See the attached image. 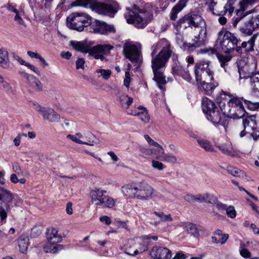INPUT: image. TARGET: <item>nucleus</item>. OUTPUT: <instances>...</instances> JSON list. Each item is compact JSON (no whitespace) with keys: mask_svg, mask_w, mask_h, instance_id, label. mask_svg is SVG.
I'll return each mask as SVG.
<instances>
[{"mask_svg":"<svg viewBox=\"0 0 259 259\" xmlns=\"http://www.w3.org/2000/svg\"><path fill=\"white\" fill-rule=\"evenodd\" d=\"M173 25L178 31H183L188 27H190L194 32L192 42H184L181 46L184 51L191 52L196 48L201 47L206 42L207 38L206 24L201 16L197 15H186L173 23Z\"/></svg>","mask_w":259,"mask_h":259,"instance_id":"nucleus-1","label":"nucleus"},{"mask_svg":"<svg viewBox=\"0 0 259 259\" xmlns=\"http://www.w3.org/2000/svg\"><path fill=\"white\" fill-rule=\"evenodd\" d=\"M151 49V67L154 74L153 79L158 88L164 91L167 82L164 71L171 55V46L166 39L163 38L153 45Z\"/></svg>","mask_w":259,"mask_h":259,"instance_id":"nucleus-2","label":"nucleus"},{"mask_svg":"<svg viewBox=\"0 0 259 259\" xmlns=\"http://www.w3.org/2000/svg\"><path fill=\"white\" fill-rule=\"evenodd\" d=\"M151 49V67L154 74L153 79L158 88L164 91L167 82L164 71L171 55V46L166 39L163 38L153 45Z\"/></svg>","mask_w":259,"mask_h":259,"instance_id":"nucleus-3","label":"nucleus"},{"mask_svg":"<svg viewBox=\"0 0 259 259\" xmlns=\"http://www.w3.org/2000/svg\"><path fill=\"white\" fill-rule=\"evenodd\" d=\"M127 12L125 15L126 22L138 28H144L153 18V6L150 3L144 6L134 5L127 8Z\"/></svg>","mask_w":259,"mask_h":259,"instance_id":"nucleus-4","label":"nucleus"},{"mask_svg":"<svg viewBox=\"0 0 259 259\" xmlns=\"http://www.w3.org/2000/svg\"><path fill=\"white\" fill-rule=\"evenodd\" d=\"M70 44L74 49L82 53H88L90 56L95 59L103 61L105 56L109 54L113 49L110 45H97L92 47H90L82 41H71Z\"/></svg>","mask_w":259,"mask_h":259,"instance_id":"nucleus-5","label":"nucleus"},{"mask_svg":"<svg viewBox=\"0 0 259 259\" xmlns=\"http://www.w3.org/2000/svg\"><path fill=\"white\" fill-rule=\"evenodd\" d=\"M91 23V17L84 13H72L66 20L67 27L78 31H83L85 27H88Z\"/></svg>","mask_w":259,"mask_h":259,"instance_id":"nucleus-6","label":"nucleus"},{"mask_svg":"<svg viewBox=\"0 0 259 259\" xmlns=\"http://www.w3.org/2000/svg\"><path fill=\"white\" fill-rule=\"evenodd\" d=\"M220 107L224 114L230 118H241L245 116L243 104L238 98L230 99L227 104L221 103Z\"/></svg>","mask_w":259,"mask_h":259,"instance_id":"nucleus-7","label":"nucleus"},{"mask_svg":"<svg viewBox=\"0 0 259 259\" xmlns=\"http://www.w3.org/2000/svg\"><path fill=\"white\" fill-rule=\"evenodd\" d=\"M123 53L125 57L138 67L142 62L141 46L139 44L127 42L124 44Z\"/></svg>","mask_w":259,"mask_h":259,"instance_id":"nucleus-8","label":"nucleus"},{"mask_svg":"<svg viewBox=\"0 0 259 259\" xmlns=\"http://www.w3.org/2000/svg\"><path fill=\"white\" fill-rule=\"evenodd\" d=\"M218 41L225 53H229L237 47L238 40L234 34L222 30L218 33Z\"/></svg>","mask_w":259,"mask_h":259,"instance_id":"nucleus-9","label":"nucleus"},{"mask_svg":"<svg viewBox=\"0 0 259 259\" xmlns=\"http://www.w3.org/2000/svg\"><path fill=\"white\" fill-rule=\"evenodd\" d=\"M194 73L197 82H200L203 78L208 81L213 80L214 73L209 62L200 61L196 63L194 67Z\"/></svg>","mask_w":259,"mask_h":259,"instance_id":"nucleus-10","label":"nucleus"},{"mask_svg":"<svg viewBox=\"0 0 259 259\" xmlns=\"http://www.w3.org/2000/svg\"><path fill=\"white\" fill-rule=\"evenodd\" d=\"M13 199V195L9 190L0 187V201L5 204V208L0 207V217L2 222L7 218L8 211L10 208V203Z\"/></svg>","mask_w":259,"mask_h":259,"instance_id":"nucleus-11","label":"nucleus"},{"mask_svg":"<svg viewBox=\"0 0 259 259\" xmlns=\"http://www.w3.org/2000/svg\"><path fill=\"white\" fill-rule=\"evenodd\" d=\"M67 138L77 144L90 146L93 145V143H96L98 140L95 136L90 132H84L83 134L78 133L74 135H68Z\"/></svg>","mask_w":259,"mask_h":259,"instance_id":"nucleus-12","label":"nucleus"},{"mask_svg":"<svg viewBox=\"0 0 259 259\" xmlns=\"http://www.w3.org/2000/svg\"><path fill=\"white\" fill-rule=\"evenodd\" d=\"M137 198L142 200H147L151 198L153 193V188L144 181L137 184Z\"/></svg>","mask_w":259,"mask_h":259,"instance_id":"nucleus-13","label":"nucleus"},{"mask_svg":"<svg viewBox=\"0 0 259 259\" xmlns=\"http://www.w3.org/2000/svg\"><path fill=\"white\" fill-rule=\"evenodd\" d=\"M238 71L240 78L249 77L255 71V64L247 63L245 59H240L238 61Z\"/></svg>","mask_w":259,"mask_h":259,"instance_id":"nucleus-14","label":"nucleus"},{"mask_svg":"<svg viewBox=\"0 0 259 259\" xmlns=\"http://www.w3.org/2000/svg\"><path fill=\"white\" fill-rule=\"evenodd\" d=\"M112 0L105 2L96 1L92 6V10L99 14L111 16L113 13Z\"/></svg>","mask_w":259,"mask_h":259,"instance_id":"nucleus-15","label":"nucleus"},{"mask_svg":"<svg viewBox=\"0 0 259 259\" xmlns=\"http://www.w3.org/2000/svg\"><path fill=\"white\" fill-rule=\"evenodd\" d=\"M90 196L93 203L96 205H100L102 203H105L106 201H110V203L107 204L108 207L111 208L113 206V199L104 195L102 190H92L90 192Z\"/></svg>","mask_w":259,"mask_h":259,"instance_id":"nucleus-16","label":"nucleus"},{"mask_svg":"<svg viewBox=\"0 0 259 259\" xmlns=\"http://www.w3.org/2000/svg\"><path fill=\"white\" fill-rule=\"evenodd\" d=\"M150 256L153 259H171V251L167 248L155 246L150 252Z\"/></svg>","mask_w":259,"mask_h":259,"instance_id":"nucleus-17","label":"nucleus"},{"mask_svg":"<svg viewBox=\"0 0 259 259\" xmlns=\"http://www.w3.org/2000/svg\"><path fill=\"white\" fill-rule=\"evenodd\" d=\"M92 28L94 33L104 35L108 34L113 29V26L99 20H96L93 23Z\"/></svg>","mask_w":259,"mask_h":259,"instance_id":"nucleus-18","label":"nucleus"},{"mask_svg":"<svg viewBox=\"0 0 259 259\" xmlns=\"http://www.w3.org/2000/svg\"><path fill=\"white\" fill-rule=\"evenodd\" d=\"M206 116L207 119L214 124L222 125H225L226 124V119L225 116L226 115L224 113L221 114L218 108L213 109V111H211Z\"/></svg>","mask_w":259,"mask_h":259,"instance_id":"nucleus-19","label":"nucleus"},{"mask_svg":"<svg viewBox=\"0 0 259 259\" xmlns=\"http://www.w3.org/2000/svg\"><path fill=\"white\" fill-rule=\"evenodd\" d=\"M258 33L254 34L247 41H243L240 47H236V51L240 54L249 52L253 50L254 41L258 36Z\"/></svg>","mask_w":259,"mask_h":259,"instance_id":"nucleus-20","label":"nucleus"},{"mask_svg":"<svg viewBox=\"0 0 259 259\" xmlns=\"http://www.w3.org/2000/svg\"><path fill=\"white\" fill-rule=\"evenodd\" d=\"M126 112L129 115L140 116L141 120L145 123H148L150 120V116L146 109L142 106H139L136 109L128 110Z\"/></svg>","mask_w":259,"mask_h":259,"instance_id":"nucleus-21","label":"nucleus"},{"mask_svg":"<svg viewBox=\"0 0 259 259\" xmlns=\"http://www.w3.org/2000/svg\"><path fill=\"white\" fill-rule=\"evenodd\" d=\"M41 115L45 119L49 122H58L60 119V115L51 108H47Z\"/></svg>","mask_w":259,"mask_h":259,"instance_id":"nucleus-22","label":"nucleus"},{"mask_svg":"<svg viewBox=\"0 0 259 259\" xmlns=\"http://www.w3.org/2000/svg\"><path fill=\"white\" fill-rule=\"evenodd\" d=\"M122 193L131 198H137V184H127L122 187Z\"/></svg>","mask_w":259,"mask_h":259,"instance_id":"nucleus-23","label":"nucleus"},{"mask_svg":"<svg viewBox=\"0 0 259 259\" xmlns=\"http://www.w3.org/2000/svg\"><path fill=\"white\" fill-rule=\"evenodd\" d=\"M201 104L202 111L206 115L213 109L217 108L214 102L206 97L202 99Z\"/></svg>","mask_w":259,"mask_h":259,"instance_id":"nucleus-24","label":"nucleus"},{"mask_svg":"<svg viewBox=\"0 0 259 259\" xmlns=\"http://www.w3.org/2000/svg\"><path fill=\"white\" fill-rule=\"evenodd\" d=\"M243 124L245 130L254 131L256 128L255 116L251 115L245 117L243 119Z\"/></svg>","mask_w":259,"mask_h":259,"instance_id":"nucleus-25","label":"nucleus"},{"mask_svg":"<svg viewBox=\"0 0 259 259\" xmlns=\"http://www.w3.org/2000/svg\"><path fill=\"white\" fill-rule=\"evenodd\" d=\"M256 28L252 21L249 20L246 22L239 29L242 33L246 35H251Z\"/></svg>","mask_w":259,"mask_h":259,"instance_id":"nucleus-26","label":"nucleus"},{"mask_svg":"<svg viewBox=\"0 0 259 259\" xmlns=\"http://www.w3.org/2000/svg\"><path fill=\"white\" fill-rule=\"evenodd\" d=\"M186 2V0H180L179 2L173 7L170 12V20L173 21L176 20L178 14L185 7Z\"/></svg>","mask_w":259,"mask_h":259,"instance_id":"nucleus-27","label":"nucleus"},{"mask_svg":"<svg viewBox=\"0 0 259 259\" xmlns=\"http://www.w3.org/2000/svg\"><path fill=\"white\" fill-rule=\"evenodd\" d=\"M58 243L53 241H48V243L44 247L45 251L46 252L55 253L61 250L63 248L62 245L58 244Z\"/></svg>","mask_w":259,"mask_h":259,"instance_id":"nucleus-28","label":"nucleus"},{"mask_svg":"<svg viewBox=\"0 0 259 259\" xmlns=\"http://www.w3.org/2000/svg\"><path fill=\"white\" fill-rule=\"evenodd\" d=\"M10 66L9 54L7 50L0 49V66L3 68H8Z\"/></svg>","mask_w":259,"mask_h":259,"instance_id":"nucleus-29","label":"nucleus"},{"mask_svg":"<svg viewBox=\"0 0 259 259\" xmlns=\"http://www.w3.org/2000/svg\"><path fill=\"white\" fill-rule=\"evenodd\" d=\"M58 230L55 228H52L48 230L47 238L48 241H53L55 242H60L62 240V237L58 234Z\"/></svg>","mask_w":259,"mask_h":259,"instance_id":"nucleus-30","label":"nucleus"},{"mask_svg":"<svg viewBox=\"0 0 259 259\" xmlns=\"http://www.w3.org/2000/svg\"><path fill=\"white\" fill-rule=\"evenodd\" d=\"M26 77L29 82L30 85L37 91H40L42 89V84L41 82L34 75L26 74Z\"/></svg>","mask_w":259,"mask_h":259,"instance_id":"nucleus-31","label":"nucleus"},{"mask_svg":"<svg viewBox=\"0 0 259 259\" xmlns=\"http://www.w3.org/2000/svg\"><path fill=\"white\" fill-rule=\"evenodd\" d=\"M218 148L225 154L232 157H236L238 155L237 152L232 148L230 144H222L218 146Z\"/></svg>","mask_w":259,"mask_h":259,"instance_id":"nucleus-32","label":"nucleus"},{"mask_svg":"<svg viewBox=\"0 0 259 259\" xmlns=\"http://www.w3.org/2000/svg\"><path fill=\"white\" fill-rule=\"evenodd\" d=\"M14 13L15 14V16L14 18V21L19 25H24V21L23 19L25 18L26 17L22 5H21L19 9Z\"/></svg>","mask_w":259,"mask_h":259,"instance_id":"nucleus-33","label":"nucleus"},{"mask_svg":"<svg viewBox=\"0 0 259 259\" xmlns=\"http://www.w3.org/2000/svg\"><path fill=\"white\" fill-rule=\"evenodd\" d=\"M250 84L253 96L259 98V76L251 77Z\"/></svg>","mask_w":259,"mask_h":259,"instance_id":"nucleus-34","label":"nucleus"},{"mask_svg":"<svg viewBox=\"0 0 259 259\" xmlns=\"http://www.w3.org/2000/svg\"><path fill=\"white\" fill-rule=\"evenodd\" d=\"M217 58L220 63L221 66L225 69V67L228 65L229 62L231 61L232 57L228 54H217ZM226 71V69H225Z\"/></svg>","mask_w":259,"mask_h":259,"instance_id":"nucleus-35","label":"nucleus"},{"mask_svg":"<svg viewBox=\"0 0 259 259\" xmlns=\"http://www.w3.org/2000/svg\"><path fill=\"white\" fill-rule=\"evenodd\" d=\"M198 83H201L203 90L207 94L211 93L214 89L218 85V83L216 82H206L205 81H202L201 80L200 82Z\"/></svg>","mask_w":259,"mask_h":259,"instance_id":"nucleus-36","label":"nucleus"},{"mask_svg":"<svg viewBox=\"0 0 259 259\" xmlns=\"http://www.w3.org/2000/svg\"><path fill=\"white\" fill-rule=\"evenodd\" d=\"M185 231L195 237H198L199 233L196 226L192 223H187L184 227Z\"/></svg>","mask_w":259,"mask_h":259,"instance_id":"nucleus-37","label":"nucleus"},{"mask_svg":"<svg viewBox=\"0 0 259 259\" xmlns=\"http://www.w3.org/2000/svg\"><path fill=\"white\" fill-rule=\"evenodd\" d=\"M28 237L21 236L18 240V245L19 247L20 251L23 253H25L27 250L28 246Z\"/></svg>","mask_w":259,"mask_h":259,"instance_id":"nucleus-38","label":"nucleus"},{"mask_svg":"<svg viewBox=\"0 0 259 259\" xmlns=\"http://www.w3.org/2000/svg\"><path fill=\"white\" fill-rule=\"evenodd\" d=\"M119 101L123 108L128 110V108L133 102V99L127 95H123L120 97Z\"/></svg>","mask_w":259,"mask_h":259,"instance_id":"nucleus-39","label":"nucleus"},{"mask_svg":"<svg viewBox=\"0 0 259 259\" xmlns=\"http://www.w3.org/2000/svg\"><path fill=\"white\" fill-rule=\"evenodd\" d=\"M154 149H152L154 155L156 156V158L161 160L163 155L165 154L162 147L157 143V145H154Z\"/></svg>","mask_w":259,"mask_h":259,"instance_id":"nucleus-40","label":"nucleus"},{"mask_svg":"<svg viewBox=\"0 0 259 259\" xmlns=\"http://www.w3.org/2000/svg\"><path fill=\"white\" fill-rule=\"evenodd\" d=\"M96 0H77L72 3L71 6L72 7L82 6L87 7L88 5L92 9V6L93 3H95Z\"/></svg>","mask_w":259,"mask_h":259,"instance_id":"nucleus-41","label":"nucleus"},{"mask_svg":"<svg viewBox=\"0 0 259 259\" xmlns=\"http://www.w3.org/2000/svg\"><path fill=\"white\" fill-rule=\"evenodd\" d=\"M27 54L31 58L38 59L44 66H48L49 64L45 59L37 52L28 51L27 52Z\"/></svg>","mask_w":259,"mask_h":259,"instance_id":"nucleus-42","label":"nucleus"},{"mask_svg":"<svg viewBox=\"0 0 259 259\" xmlns=\"http://www.w3.org/2000/svg\"><path fill=\"white\" fill-rule=\"evenodd\" d=\"M197 142L201 147L207 151H213V148L210 143L204 139H197Z\"/></svg>","mask_w":259,"mask_h":259,"instance_id":"nucleus-43","label":"nucleus"},{"mask_svg":"<svg viewBox=\"0 0 259 259\" xmlns=\"http://www.w3.org/2000/svg\"><path fill=\"white\" fill-rule=\"evenodd\" d=\"M154 214L156 216L158 217L161 222H171L173 220V219L170 214H166L162 211H154Z\"/></svg>","mask_w":259,"mask_h":259,"instance_id":"nucleus-44","label":"nucleus"},{"mask_svg":"<svg viewBox=\"0 0 259 259\" xmlns=\"http://www.w3.org/2000/svg\"><path fill=\"white\" fill-rule=\"evenodd\" d=\"M245 10H244V9H242L240 7V9L236 10V15L237 17L235 18V20L234 21V22L233 23V25L236 26L237 23L243 17H244L245 16H246L249 12H245Z\"/></svg>","mask_w":259,"mask_h":259,"instance_id":"nucleus-45","label":"nucleus"},{"mask_svg":"<svg viewBox=\"0 0 259 259\" xmlns=\"http://www.w3.org/2000/svg\"><path fill=\"white\" fill-rule=\"evenodd\" d=\"M179 76L182 77L183 79L189 83H193L194 82L193 78L187 68H185Z\"/></svg>","mask_w":259,"mask_h":259,"instance_id":"nucleus-46","label":"nucleus"},{"mask_svg":"<svg viewBox=\"0 0 259 259\" xmlns=\"http://www.w3.org/2000/svg\"><path fill=\"white\" fill-rule=\"evenodd\" d=\"M227 170L228 173L234 177H243L244 175L243 171L233 166H228Z\"/></svg>","mask_w":259,"mask_h":259,"instance_id":"nucleus-47","label":"nucleus"},{"mask_svg":"<svg viewBox=\"0 0 259 259\" xmlns=\"http://www.w3.org/2000/svg\"><path fill=\"white\" fill-rule=\"evenodd\" d=\"M163 161L171 163V164H175L177 163L178 158L177 157L172 154H165L163 155L161 160Z\"/></svg>","mask_w":259,"mask_h":259,"instance_id":"nucleus-48","label":"nucleus"},{"mask_svg":"<svg viewBox=\"0 0 259 259\" xmlns=\"http://www.w3.org/2000/svg\"><path fill=\"white\" fill-rule=\"evenodd\" d=\"M184 68L185 67H184L180 63L177 64H172L171 73L174 75L179 76Z\"/></svg>","mask_w":259,"mask_h":259,"instance_id":"nucleus-49","label":"nucleus"},{"mask_svg":"<svg viewBox=\"0 0 259 259\" xmlns=\"http://www.w3.org/2000/svg\"><path fill=\"white\" fill-rule=\"evenodd\" d=\"M139 150L140 151V155L144 157L150 156L153 153L152 149H148L143 146H140L139 147Z\"/></svg>","mask_w":259,"mask_h":259,"instance_id":"nucleus-50","label":"nucleus"},{"mask_svg":"<svg viewBox=\"0 0 259 259\" xmlns=\"http://www.w3.org/2000/svg\"><path fill=\"white\" fill-rule=\"evenodd\" d=\"M96 72L100 74V76L105 80L108 79L110 77L112 71L110 70H105L102 69H99L96 70Z\"/></svg>","mask_w":259,"mask_h":259,"instance_id":"nucleus-51","label":"nucleus"},{"mask_svg":"<svg viewBox=\"0 0 259 259\" xmlns=\"http://www.w3.org/2000/svg\"><path fill=\"white\" fill-rule=\"evenodd\" d=\"M148 248V244H145L143 242L140 245V247L138 249H136L133 252L130 251L127 253L132 255H136L139 253H142L146 250Z\"/></svg>","mask_w":259,"mask_h":259,"instance_id":"nucleus-52","label":"nucleus"},{"mask_svg":"<svg viewBox=\"0 0 259 259\" xmlns=\"http://www.w3.org/2000/svg\"><path fill=\"white\" fill-rule=\"evenodd\" d=\"M151 166L154 169H156L159 171L162 170L165 167V166L161 162L152 160L151 161Z\"/></svg>","mask_w":259,"mask_h":259,"instance_id":"nucleus-53","label":"nucleus"},{"mask_svg":"<svg viewBox=\"0 0 259 259\" xmlns=\"http://www.w3.org/2000/svg\"><path fill=\"white\" fill-rule=\"evenodd\" d=\"M256 1L257 0H242L240 3V7L246 10L253 5Z\"/></svg>","mask_w":259,"mask_h":259,"instance_id":"nucleus-54","label":"nucleus"},{"mask_svg":"<svg viewBox=\"0 0 259 259\" xmlns=\"http://www.w3.org/2000/svg\"><path fill=\"white\" fill-rule=\"evenodd\" d=\"M244 103L247 107L248 109L250 110H255L259 108L258 102H252L250 101L245 100Z\"/></svg>","mask_w":259,"mask_h":259,"instance_id":"nucleus-55","label":"nucleus"},{"mask_svg":"<svg viewBox=\"0 0 259 259\" xmlns=\"http://www.w3.org/2000/svg\"><path fill=\"white\" fill-rule=\"evenodd\" d=\"M204 202L209 203H215L217 201V198L216 197L212 195L205 193L204 194Z\"/></svg>","mask_w":259,"mask_h":259,"instance_id":"nucleus-56","label":"nucleus"},{"mask_svg":"<svg viewBox=\"0 0 259 259\" xmlns=\"http://www.w3.org/2000/svg\"><path fill=\"white\" fill-rule=\"evenodd\" d=\"M32 107L38 112L41 115L43 114L47 108L41 106L37 103L35 102H32Z\"/></svg>","mask_w":259,"mask_h":259,"instance_id":"nucleus-57","label":"nucleus"},{"mask_svg":"<svg viewBox=\"0 0 259 259\" xmlns=\"http://www.w3.org/2000/svg\"><path fill=\"white\" fill-rule=\"evenodd\" d=\"M12 168L13 171L16 172L19 175H23V171L21 168L19 164L17 162H14L12 164Z\"/></svg>","mask_w":259,"mask_h":259,"instance_id":"nucleus-58","label":"nucleus"},{"mask_svg":"<svg viewBox=\"0 0 259 259\" xmlns=\"http://www.w3.org/2000/svg\"><path fill=\"white\" fill-rule=\"evenodd\" d=\"M226 213L227 215L231 218H234L236 217V211L232 206H230L227 208Z\"/></svg>","mask_w":259,"mask_h":259,"instance_id":"nucleus-59","label":"nucleus"},{"mask_svg":"<svg viewBox=\"0 0 259 259\" xmlns=\"http://www.w3.org/2000/svg\"><path fill=\"white\" fill-rule=\"evenodd\" d=\"M0 89L4 90L7 92H10L11 90L10 84L4 79H3L1 82Z\"/></svg>","mask_w":259,"mask_h":259,"instance_id":"nucleus-60","label":"nucleus"},{"mask_svg":"<svg viewBox=\"0 0 259 259\" xmlns=\"http://www.w3.org/2000/svg\"><path fill=\"white\" fill-rule=\"evenodd\" d=\"M131 81V75L128 71H125V77L123 80L124 85L125 87L128 88Z\"/></svg>","mask_w":259,"mask_h":259,"instance_id":"nucleus-61","label":"nucleus"},{"mask_svg":"<svg viewBox=\"0 0 259 259\" xmlns=\"http://www.w3.org/2000/svg\"><path fill=\"white\" fill-rule=\"evenodd\" d=\"M240 248V254L242 257L247 258L251 256V253L247 249L242 248L241 246Z\"/></svg>","mask_w":259,"mask_h":259,"instance_id":"nucleus-62","label":"nucleus"},{"mask_svg":"<svg viewBox=\"0 0 259 259\" xmlns=\"http://www.w3.org/2000/svg\"><path fill=\"white\" fill-rule=\"evenodd\" d=\"M99 220L101 222H102L107 225H109L112 223L111 218L107 215H103L100 217Z\"/></svg>","mask_w":259,"mask_h":259,"instance_id":"nucleus-63","label":"nucleus"},{"mask_svg":"<svg viewBox=\"0 0 259 259\" xmlns=\"http://www.w3.org/2000/svg\"><path fill=\"white\" fill-rule=\"evenodd\" d=\"M85 61L83 58H78L76 61V67L77 69H83Z\"/></svg>","mask_w":259,"mask_h":259,"instance_id":"nucleus-64","label":"nucleus"}]
</instances>
